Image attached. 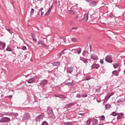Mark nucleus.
<instances>
[{
	"mask_svg": "<svg viewBox=\"0 0 125 125\" xmlns=\"http://www.w3.org/2000/svg\"><path fill=\"white\" fill-rule=\"evenodd\" d=\"M105 61L108 63H112L113 60H112V57L109 55H107L105 57Z\"/></svg>",
	"mask_w": 125,
	"mask_h": 125,
	"instance_id": "1",
	"label": "nucleus"
},
{
	"mask_svg": "<svg viewBox=\"0 0 125 125\" xmlns=\"http://www.w3.org/2000/svg\"><path fill=\"white\" fill-rule=\"evenodd\" d=\"M10 121V119H9L8 118H6V117H4L0 120V123H6L7 122H9Z\"/></svg>",
	"mask_w": 125,
	"mask_h": 125,
	"instance_id": "2",
	"label": "nucleus"
},
{
	"mask_svg": "<svg viewBox=\"0 0 125 125\" xmlns=\"http://www.w3.org/2000/svg\"><path fill=\"white\" fill-rule=\"evenodd\" d=\"M35 12V9L33 8H31V10L30 11V17H32L33 18H36V17H38L37 15H34V12Z\"/></svg>",
	"mask_w": 125,
	"mask_h": 125,
	"instance_id": "3",
	"label": "nucleus"
},
{
	"mask_svg": "<svg viewBox=\"0 0 125 125\" xmlns=\"http://www.w3.org/2000/svg\"><path fill=\"white\" fill-rule=\"evenodd\" d=\"M90 57H91V59H93V60H98V56H97V55H96L94 54H91Z\"/></svg>",
	"mask_w": 125,
	"mask_h": 125,
	"instance_id": "4",
	"label": "nucleus"
},
{
	"mask_svg": "<svg viewBox=\"0 0 125 125\" xmlns=\"http://www.w3.org/2000/svg\"><path fill=\"white\" fill-rule=\"evenodd\" d=\"M35 80L36 79L34 78H30L28 80H27V83H35Z\"/></svg>",
	"mask_w": 125,
	"mask_h": 125,
	"instance_id": "5",
	"label": "nucleus"
},
{
	"mask_svg": "<svg viewBox=\"0 0 125 125\" xmlns=\"http://www.w3.org/2000/svg\"><path fill=\"white\" fill-rule=\"evenodd\" d=\"M38 44H39V45H42V46H45L43 41H39L38 42Z\"/></svg>",
	"mask_w": 125,
	"mask_h": 125,
	"instance_id": "6",
	"label": "nucleus"
},
{
	"mask_svg": "<svg viewBox=\"0 0 125 125\" xmlns=\"http://www.w3.org/2000/svg\"><path fill=\"white\" fill-rule=\"evenodd\" d=\"M51 9H52V7H50L49 10L47 11V12L45 14V16H48L49 14H50V12H51Z\"/></svg>",
	"mask_w": 125,
	"mask_h": 125,
	"instance_id": "7",
	"label": "nucleus"
},
{
	"mask_svg": "<svg viewBox=\"0 0 125 125\" xmlns=\"http://www.w3.org/2000/svg\"><path fill=\"white\" fill-rule=\"evenodd\" d=\"M91 67L93 69H98V68H99V65L97 64H93Z\"/></svg>",
	"mask_w": 125,
	"mask_h": 125,
	"instance_id": "8",
	"label": "nucleus"
},
{
	"mask_svg": "<svg viewBox=\"0 0 125 125\" xmlns=\"http://www.w3.org/2000/svg\"><path fill=\"white\" fill-rule=\"evenodd\" d=\"M60 43L61 44H64L63 42H64V43H66V38H64L63 39H61V40H60Z\"/></svg>",
	"mask_w": 125,
	"mask_h": 125,
	"instance_id": "9",
	"label": "nucleus"
},
{
	"mask_svg": "<svg viewBox=\"0 0 125 125\" xmlns=\"http://www.w3.org/2000/svg\"><path fill=\"white\" fill-rule=\"evenodd\" d=\"M43 119V116L42 115H39L36 118V121H41Z\"/></svg>",
	"mask_w": 125,
	"mask_h": 125,
	"instance_id": "10",
	"label": "nucleus"
},
{
	"mask_svg": "<svg viewBox=\"0 0 125 125\" xmlns=\"http://www.w3.org/2000/svg\"><path fill=\"white\" fill-rule=\"evenodd\" d=\"M97 4V2L95 1L90 3V6H95Z\"/></svg>",
	"mask_w": 125,
	"mask_h": 125,
	"instance_id": "11",
	"label": "nucleus"
},
{
	"mask_svg": "<svg viewBox=\"0 0 125 125\" xmlns=\"http://www.w3.org/2000/svg\"><path fill=\"white\" fill-rule=\"evenodd\" d=\"M83 19L84 20L87 21V20H88V14H85L84 15Z\"/></svg>",
	"mask_w": 125,
	"mask_h": 125,
	"instance_id": "12",
	"label": "nucleus"
},
{
	"mask_svg": "<svg viewBox=\"0 0 125 125\" xmlns=\"http://www.w3.org/2000/svg\"><path fill=\"white\" fill-rule=\"evenodd\" d=\"M67 72H68V73L71 74L72 72H73V67H68L67 68Z\"/></svg>",
	"mask_w": 125,
	"mask_h": 125,
	"instance_id": "13",
	"label": "nucleus"
},
{
	"mask_svg": "<svg viewBox=\"0 0 125 125\" xmlns=\"http://www.w3.org/2000/svg\"><path fill=\"white\" fill-rule=\"evenodd\" d=\"M88 60L85 59V58L82 59V61H83V62L84 63H85V64L88 63Z\"/></svg>",
	"mask_w": 125,
	"mask_h": 125,
	"instance_id": "14",
	"label": "nucleus"
},
{
	"mask_svg": "<svg viewBox=\"0 0 125 125\" xmlns=\"http://www.w3.org/2000/svg\"><path fill=\"white\" fill-rule=\"evenodd\" d=\"M114 95V92H111L109 93L107 95V97L108 98L107 99H109V98H110V97H111V96Z\"/></svg>",
	"mask_w": 125,
	"mask_h": 125,
	"instance_id": "15",
	"label": "nucleus"
},
{
	"mask_svg": "<svg viewBox=\"0 0 125 125\" xmlns=\"http://www.w3.org/2000/svg\"><path fill=\"white\" fill-rule=\"evenodd\" d=\"M124 116V114L123 113H120V115H119L117 117V119H118L119 120L122 119V118H123V117Z\"/></svg>",
	"mask_w": 125,
	"mask_h": 125,
	"instance_id": "16",
	"label": "nucleus"
},
{
	"mask_svg": "<svg viewBox=\"0 0 125 125\" xmlns=\"http://www.w3.org/2000/svg\"><path fill=\"white\" fill-rule=\"evenodd\" d=\"M91 119H88L86 122V125H90L91 124Z\"/></svg>",
	"mask_w": 125,
	"mask_h": 125,
	"instance_id": "17",
	"label": "nucleus"
},
{
	"mask_svg": "<svg viewBox=\"0 0 125 125\" xmlns=\"http://www.w3.org/2000/svg\"><path fill=\"white\" fill-rule=\"evenodd\" d=\"M77 41H78V39H77L76 38H71V42H77Z\"/></svg>",
	"mask_w": 125,
	"mask_h": 125,
	"instance_id": "18",
	"label": "nucleus"
},
{
	"mask_svg": "<svg viewBox=\"0 0 125 125\" xmlns=\"http://www.w3.org/2000/svg\"><path fill=\"white\" fill-rule=\"evenodd\" d=\"M0 46H1L2 48H4L5 47V43L0 42Z\"/></svg>",
	"mask_w": 125,
	"mask_h": 125,
	"instance_id": "19",
	"label": "nucleus"
},
{
	"mask_svg": "<svg viewBox=\"0 0 125 125\" xmlns=\"http://www.w3.org/2000/svg\"><path fill=\"white\" fill-rule=\"evenodd\" d=\"M105 108L106 110H109V109H110V108H111V105L106 104L105 105Z\"/></svg>",
	"mask_w": 125,
	"mask_h": 125,
	"instance_id": "20",
	"label": "nucleus"
},
{
	"mask_svg": "<svg viewBox=\"0 0 125 125\" xmlns=\"http://www.w3.org/2000/svg\"><path fill=\"white\" fill-rule=\"evenodd\" d=\"M42 10H43V8H41L39 11L41 12V16H43V14H44V12H43Z\"/></svg>",
	"mask_w": 125,
	"mask_h": 125,
	"instance_id": "21",
	"label": "nucleus"
},
{
	"mask_svg": "<svg viewBox=\"0 0 125 125\" xmlns=\"http://www.w3.org/2000/svg\"><path fill=\"white\" fill-rule=\"evenodd\" d=\"M42 85H45L47 83V81L46 80H43L42 82Z\"/></svg>",
	"mask_w": 125,
	"mask_h": 125,
	"instance_id": "22",
	"label": "nucleus"
},
{
	"mask_svg": "<svg viewBox=\"0 0 125 125\" xmlns=\"http://www.w3.org/2000/svg\"><path fill=\"white\" fill-rule=\"evenodd\" d=\"M112 74L113 75H115V76H119V73H118V72L116 70L113 71Z\"/></svg>",
	"mask_w": 125,
	"mask_h": 125,
	"instance_id": "23",
	"label": "nucleus"
},
{
	"mask_svg": "<svg viewBox=\"0 0 125 125\" xmlns=\"http://www.w3.org/2000/svg\"><path fill=\"white\" fill-rule=\"evenodd\" d=\"M64 50H62V52L59 54V57H61V56H62V55H63V54H64Z\"/></svg>",
	"mask_w": 125,
	"mask_h": 125,
	"instance_id": "24",
	"label": "nucleus"
},
{
	"mask_svg": "<svg viewBox=\"0 0 125 125\" xmlns=\"http://www.w3.org/2000/svg\"><path fill=\"white\" fill-rule=\"evenodd\" d=\"M97 120L96 119H94L93 121V125H97Z\"/></svg>",
	"mask_w": 125,
	"mask_h": 125,
	"instance_id": "25",
	"label": "nucleus"
},
{
	"mask_svg": "<svg viewBox=\"0 0 125 125\" xmlns=\"http://www.w3.org/2000/svg\"><path fill=\"white\" fill-rule=\"evenodd\" d=\"M77 52L78 54H80L82 52V49L81 48H79L77 49Z\"/></svg>",
	"mask_w": 125,
	"mask_h": 125,
	"instance_id": "26",
	"label": "nucleus"
},
{
	"mask_svg": "<svg viewBox=\"0 0 125 125\" xmlns=\"http://www.w3.org/2000/svg\"><path fill=\"white\" fill-rule=\"evenodd\" d=\"M53 64L54 66H59L60 63L59 62H55Z\"/></svg>",
	"mask_w": 125,
	"mask_h": 125,
	"instance_id": "27",
	"label": "nucleus"
},
{
	"mask_svg": "<svg viewBox=\"0 0 125 125\" xmlns=\"http://www.w3.org/2000/svg\"><path fill=\"white\" fill-rule=\"evenodd\" d=\"M111 115H112L114 117H116V116H118V113H117L115 112H112V113Z\"/></svg>",
	"mask_w": 125,
	"mask_h": 125,
	"instance_id": "28",
	"label": "nucleus"
},
{
	"mask_svg": "<svg viewBox=\"0 0 125 125\" xmlns=\"http://www.w3.org/2000/svg\"><path fill=\"white\" fill-rule=\"evenodd\" d=\"M64 125H73L71 124V122H65Z\"/></svg>",
	"mask_w": 125,
	"mask_h": 125,
	"instance_id": "29",
	"label": "nucleus"
},
{
	"mask_svg": "<svg viewBox=\"0 0 125 125\" xmlns=\"http://www.w3.org/2000/svg\"><path fill=\"white\" fill-rule=\"evenodd\" d=\"M75 84L76 83H68V85H75Z\"/></svg>",
	"mask_w": 125,
	"mask_h": 125,
	"instance_id": "30",
	"label": "nucleus"
},
{
	"mask_svg": "<svg viewBox=\"0 0 125 125\" xmlns=\"http://www.w3.org/2000/svg\"><path fill=\"white\" fill-rule=\"evenodd\" d=\"M42 125H48V124H47V123L45 121H44L42 123Z\"/></svg>",
	"mask_w": 125,
	"mask_h": 125,
	"instance_id": "31",
	"label": "nucleus"
},
{
	"mask_svg": "<svg viewBox=\"0 0 125 125\" xmlns=\"http://www.w3.org/2000/svg\"><path fill=\"white\" fill-rule=\"evenodd\" d=\"M113 66H114V67L115 68H117V67H119V64L116 63Z\"/></svg>",
	"mask_w": 125,
	"mask_h": 125,
	"instance_id": "32",
	"label": "nucleus"
},
{
	"mask_svg": "<svg viewBox=\"0 0 125 125\" xmlns=\"http://www.w3.org/2000/svg\"><path fill=\"white\" fill-rule=\"evenodd\" d=\"M101 120H102V121H104L105 120V117L104 116H102Z\"/></svg>",
	"mask_w": 125,
	"mask_h": 125,
	"instance_id": "33",
	"label": "nucleus"
},
{
	"mask_svg": "<svg viewBox=\"0 0 125 125\" xmlns=\"http://www.w3.org/2000/svg\"><path fill=\"white\" fill-rule=\"evenodd\" d=\"M60 98H63L64 99H65V98H66L64 96H63V95H61L60 96Z\"/></svg>",
	"mask_w": 125,
	"mask_h": 125,
	"instance_id": "34",
	"label": "nucleus"
},
{
	"mask_svg": "<svg viewBox=\"0 0 125 125\" xmlns=\"http://www.w3.org/2000/svg\"><path fill=\"white\" fill-rule=\"evenodd\" d=\"M21 49L22 50H26L27 49V47H26V46H23Z\"/></svg>",
	"mask_w": 125,
	"mask_h": 125,
	"instance_id": "35",
	"label": "nucleus"
},
{
	"mask_svg": "<svg viewBox=\"0 0 125 125\" xmlns=\"http://www.w3.org/2000/svg\"><path fill=\"white\" fill-rule=\"evenodd\" d=\"M33 41L35 42H37V39L36 38H34V37L32 36Z\"/></svg>",
	"mask_w": 125,
	"mask_h": 125,
	"instance_id": "36",
	"label": "nucleus"
},
{
	"mask_svg": "<svg viewBox=\"0 0 125 125\" xmlns=\"http://www.w3.org/2000/svg\"><path fill=\"white\" fill-rule=\"evenodd\" d=\"M89 80H90V77H86V81H89Z\"/></svg>",
	"mask_w": 125,
	"mask_h": 125,
	"instance_id": "37",
	"label": "nucleus"
},
{
	"mask_svg": "<svg viewBox=\"0 0 125 125\" xmlns=\"http://www.w3.org/2000/svg\"><path fill=\"white\" fill-rule=\"evenodd\" d=\"M7 51H11V48H7L6 49Z\"/></svg>",
	"mask_w": 125,
	"mask_h": 125,
	"instance_id": "38",
	"label": "nucleus"
},
{
	"mask_svg": "<svg viewBox=\"0 0 125 125\" xmlns=\"http://www.w3.org/2000/svg\"><path fill=\"white\" fill-rule=\"evenodd\" d=\"M79 18V16H76L75 17H74V19L75 20H77V19H78Z\"/></svg>",
	"mask_w": 125,
	"mask_h": 125,
	"instance_id": "39",
	"label": "nucleus"
},
{
	"mask_svg": "<svg viewBox=\"0 0 125 125\" xmlns=\"http://www.w3.org/2000/svg\"><path fill=\"white\" fill-rule=\"evenodd\" d=\"M100 63L101 64H103L104 63V61L103 60H100Z\"/></svg>",
	"mask_w": 125,
	"mask_h": 125,
	"instance_id": "40",
	"label": "nucleus"
},
{
	"mask_svg": "<svg viewBox=\"0 0 125 125\" xmlns=\"http://www.w3.org/2000/svg\"><path fill=\"white\" fill-rule=\"evenodd\" d=\"M7 31H8V32H9V33H11V29H7Z\"/></svg>",
	"mask_w": 125,
	"mask_h": 125,
	"instance_id": "41",
	"label": "nucleus"
},
{
	"mask_svg": "<svg viewBox=\"0 0 125 125\" xmlns=\"http://www.w3.org/2000/svg\"><path fill=\"white\" fill-rule=\"evenodd\" d=\"M70 13H71V14H75V12H74L73 11H70Z\"/></svg>",
	"mask_w": 125,
	"mask_h": 125,
	"instance_id": "42",
	"label": "nucleus"
},
{
	"mask_svg": "<svg viewBox=\"0 0 125 125\" xmlns=\"http://www.w3.org/2000/svg\"><path fill=\"white\" fill-rule=\"evenodd\" d=\"M77 97H78L79 98H81V95L80 94H77Z\"/></svg>",
	"mask_w": 125,
	"mask_h": 125,
	"instance_id": "43",
	"label": "nucleus"
},
{
	"mask_svg": "<svg viewBox=\"0 0 125 125\" xmlns=\"http://www.w3.org/2000/svg\"><path fill=\"white\" fill-rule=\"evenodd\" d=\"M78 29V27H73L72 30H77Z\"/></svg>",
	"mask_w": 125,
	"mask_h": 125,
	"instance_id": "44",
	"label": "nucleus"
},
{
	"mask_svg": "<svg viewBox=\"0 0 125 125\" xmlns=\"http://www.w3.org/2000/svg\"><path fill=\"white\" fill-rule=\"evenodd\" d=\"M87 97V95H86L85 96L83 97Z\"/></svg>",
	"mask_w": 125,
	"mask_h": 125,
	"instance_id": "45",
	"label": "nucleus"
},
{
	"mask_svg": "<svg viewBox=\"0 0 125 125\" xmlns=\"http://www.w3.org/2000/svg\"><path fill=\"white\" fill-rule=\"evenodd\" d=\"M3 116L2 114H0V116Z\"/></svg>",
	"mask_w": 125,
	"mask_h": 125,
	"instance_id": "46",
	"label": "nucleus"
},
{
	"mask_svg": "<svg viewBox=\"0 0 125 125\" xmlns=\"http://www.w3.org/2000/svg\"><path fill=\"white\" fill-rule=\"evenodd\" d=\"M88 1H90V0H88Z\"/></svg>",
	"mask_w": 125,
	"mask_h": 125,
	"instance_id": "47",
	"label": "nucleus"
}]
</instances>
